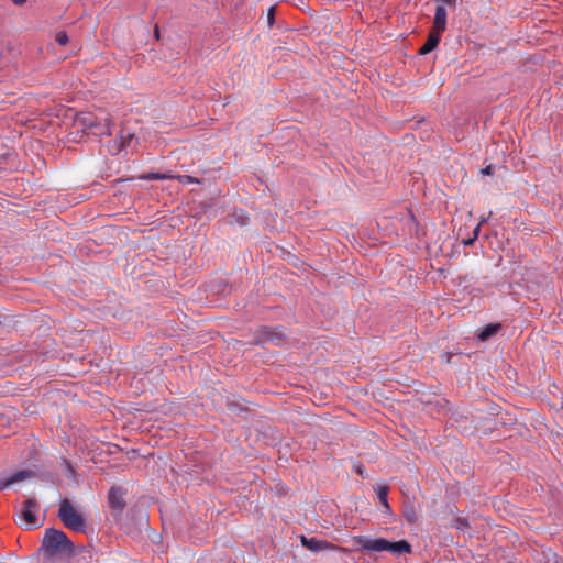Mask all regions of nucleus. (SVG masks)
Masks as SVG:
<instances>
[{"instance_id":"5","label":"nucleus","mask_w":563,"mask_h":563,"mask_svg":"<svg viewBox=\"0 0 563 563\" xmlns=\"http://www.w3.org/2000/svg\"><path fill=\"white\" fill-rule=\"evenodd\" d=\"M38 510L40 505L35 499L30 498L24 503L22 516L29 527H36L38 525V519L36 517V512Z\"/></svg>"},{"instance_id":"10","label":"nucleus","mask_w":563,"mask_h":563,"mask_svg":"<svg viewBox=\"0 0 563 563\" xmlns=\"http://www.w3.org/2000/svg\"><path fill=\"white\" fill-rule=\"evenodd\" d=\"M75 125L82 131H91L96 125V115L89 112H80L75 118Z\"/></svg>"},{"instance_id":"20","label":"nucleus","mask_w":563,"mask_h":563,"mask_svg":"<svg viewBox=\"0 0 563 563\" xmlns=\"http://www.w3.org/2000/svg\"><path fill=\"white\" fill-rule=\"evenodd\" d=\"M481 224H482V223H478V224L476 225V228L474 229L473 236L464 241V244H465V245H471V244H473V242L477 239V236H478V234H479V231H481Z\"/></svg>"},{"instance_id":"15","label":"nucleus","mask_w":563,"mask_h":563,"mask_svg":"<svg viewBox=\"0 0 563 563\" xmlns=\"http://www.w3.org/2000/svg\"><path fill=\"white\" fill-rule=\"evenodd\" d=\"M376 490V494H377V497H378V500L380 501V504L384 506V508L386 509V511H388L390 509L389 507V504H388V500H387V495H388V486L386 485H380V486H377V488L375 489Z\"/></svg>"},{"instance_id":"21","label":"nucleus","mask_w":563,"mask_h":563,"mask_svg":"<svg viewBox=\"0 0 563 563\" xmlns=\"http://www.w3.org/2000/svg\"><path fill=\"white\" fill-rule=\"evenodd\" d=\"M405 516H406V518H407V520H408L409 522H415V521H416V519H417L416 514H415V511H413L412 509H411V510H407V511L405 512Z\"/></svg>"},{"instance_id":"14","label":"nucleus","mask_w":563,"mask_h":563,"mask_svg":"<svg viewBox=\"0 0 563 563\" xmlns=\"http://www.w3.org/2000/svg\"><path fill=\"white\" fill-rule=\"evenodd\" d=\"M143 180H166L174 178L172 173H146L140 177Z\"/></svg>"},{"instance_id":"7","label":"nucleus","mask_w":563,"mask_h":563,"mask_svg":"<svg viewBox=\"0 0 563 563\" xmlns=\"http://www.w3.org/2000/svg\"><path fill=\"white\" fill-rule=\"evenodd\" d=\"M301 544L311 552H320L324 550H334L335 545L328 542L327 540H320L317 538L300 537Z\"/></svg>"},{"instance_id":"19","label":"nucleus","mask_w":563,"mask_h":563,"mask_svg":"<svg viewBox=\"0 0 563 563\" xmlns=\"http://www.w3.org/2000/svg\"><path fill=\"white\" fill-rule=\"evenodd\" d=\"M55 41L59 44V45H66L68 43V35L66 32H58L55 36Z\"/></svg>"},{"instance_id":"3","label":"nucleus","mask_w":563,"mask_h":563,"mask_svg":"<svg viewBox=\"0 0 563 563\" xmlns=\"http://www.w3.org/2000/svg\"><path fill=\"white\" fill-rule=\"evenodd\" d=\"M58 517L68 529L74 531L85 530L86 525L81 514L76 511L67 498L62 499L59 503Z\"/></svg>"},{"instance_id":"13","label":"nucleus","mask_w":563,"mask_h":563,"mask_svg":"<svg viewBox=\"0 0 563 563\" xmlns=\"http://www.w3.org/2000/svg\"><path fill=\"white\" fill-rule=\"evenodd\" d=\"M499 329V324L497 323H490L488 325H486L478 334H477V338L479 341H486L488 340L492 335H494Z\"/></svg>"},{"instance_id":"18","label":"nucleus","mask_w":563,"mask_h":563,"mask_svg":"<svg viewBox=\"0 0 563 563\" xmlns=\"http://www.w3.org/2000/svg\"><path fill=\"white\" fill-rule=\"evenodd\" d=\"M173 179H177L181 184H200V180L189 175H174Z\"/></svg>"},{"instance_id":"6","label":"nucleus","mask_w":563,"mask_h":563,"mask_svg":"<svg viewBox=\"0 0 563 563\" xmlns=\"http://www.w3.org/2000/svg\"><path fill=\"white\" fill-rule=\"evenodd\" d=\"M108 503L112 510L121 514L125 508L124 490L121 487H111L108 494Z\"/></svg>"},{"instance_id":"12","label":"nucleus","mask_w":563,"mask_h":563,"mask_svg":"<svg viewBox=\"0 0 563 563\" xmlns=\"http://www.w3.org/2000/svg\"><path fill=\"white\" fill-rule=\"evenodd\" d=\"M440 34L441 33L432 30L431 33L429 34L428 38H427V42L420 48L419 53L421 55H427L430 52H432L438 46V44L440 42Z\"/></svg>"},{"instance_id":"16","label":"nucleus","mask_w":563,"mask_h":563,"mask_svg":"<svg viewBox=\"0 0 563 563\" xmlns=\"http://www.w3.org/2000/svg\"><path fill=\"white\" fill-rule=\"evenodd\" d=\"M230 217L232 221L240 225H245L249 222L247 213L243 210H234Z\"/></svg>"},{"instance_id":"17","label":"nucleus","mask_w":563,"mask_h":563,"mask_svg":"<svg viewBox=\"0 0 563 563\" xmlns=\"http://www.w3.org/2000/svg\"><path fill=\"white\" fill-rule=\"evenodd\" d=\"M282 335L271 329L265 328L263 330V336L261 339L262 343L274 342L275 340H279Z\"/></svg>"},{"instance_id":"11","label":"nucleus","mask_w":563,"mask_h":563,"mask_svg":"<svg viewBox=\"0 0 563 563\" xmlns=\"http://www.w3.org/2000/svg\"><path fill=\"white\" fill-rule=\"evenodd\" d=\"M446 27V10L443 4L438 5L434 12L433 31L442 33Z\"/></svg>"},{"instance_id":"1","label":"nucleus","mask_w":563,"mask_h":563,"mask_svg":"<svg viewBox=\"0 0 563 563\" xmlns=\"http://www.w3.org/2000/svg\"><path fill=\"white\" fill-rule=\"evenodd\" d=\"M353 541L361 549L368 552L388 551L396 554L411 552V545L406 540L390 542L383 538L372 539L366 536H356L353 538Z\"/></svg>"},{"instance_id":"2","label":"nucleus","mask_w":563,"mask_h":563,"mask_svg":"<svg viewBox=\"0 0 563 563\" xmlns=\"http://www.w3.org/2000/svg\"><path fill=\"white\" fill-rule=\"evenodd\" d=\"M74 544L62 530L46 529L42 541V550L46 556L57 554L69 555L73 553Z\"/></svg>"},{"instance_id":"23","label":"nucleus","mask_w":563,"mask_h":563,"mask_svg":"<svg viewBox=\"0 0 563 563\" xmlns=\"http://www.w3.org/2000/svg\"><path fill=\"white\" fill-rule=\"evenodd\" d=\"M482 174L484 175H492L493 174V167L489 165V166H486L485 168H483L482 170Z\"/></svg>"},{"instance_id":"22","label":"nucleus","mask_w":563,"mask_h":563,"mask_svg":"<svg viewBox=\"0 0 563 563\" xmlns=\"http://www.w3.org/2000/svg\"><path fill=\"white\" fill-rule=\"evenodd\" d=\"M268 23L272 24L274 21V8L271 7L267 14Z\"/></svg>"},{"instance_id":"9","label":"nucleus","mask_w":563,"mask_h":563,"mask_svg":"<svg viewBox=\"0 0 563 563\" xmlns=\"http://www.w3.org/2000/svg\"><path fill=\"white\" fill-rule=\"evenodd\" d=\"M112 129V121L110 118L96 117V125L91 129V133L96 136L110 135Z\"/></svg>"},{"instance_id":"24","label":"nucleus","mask_w":563,"mask_h":563,"mask_svg":"<svg viewBox=\"0 0 563 563\" xmlns=\"http://www.w3.org/2000/svg\"><path fill=\"white\" fill-rule=\"evenodd\" d=\"M14 4L16 5H22L23 3L26 2V0H12Z\"/></svg>"},{"instance_id":"8","label":"nucleus","mask_w":563,"mask_h":563,"mask_svg":"<svg viewBox=\"0 0 563 563\" xmlns=\"http://www.w3.org/2000/svg\"><path fill=\"white\" fill-rule=\"evenodd\" d=\"M134 139V133L125 128H122L119 133V139L115 141L113 147L110 150L112 154H118L121 150L131 144Z\"/></svg>"},{"instance_id":"25","label":"nucleus","mask_w":563,"mask_h":563,"mask_svg":"<svg viewBox=\"0 0 563 563\" xmlns=\"http://www.w3.org/2000/svg\"><path fill=\"white\" fill-rule=\"evenodd\" d=\"M356 472L360 474V475H363V468L361 466L356 467Z\"/></svg>"},{"instance_id":"4","label":"nucleus","mask_w":563,"mask_h":563,"mask_svg":"<svg viewBox=\"0 0 563 563\" xmlns=\"http://www.w3.org/2000/svg\"><path fill=\"white\" fill-rule=\"evenodd\" d=\"M35 476V472L31 470H21L18 471L10 476L0 478V490H3L14 484L21 483L23 481L33 478Z\"/></svg>"}]
</instances>
